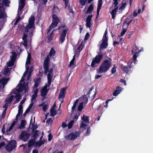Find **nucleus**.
Listing matches in <instances>:
<instances>
[{"instance_id": "f3484780", "label": "nucleus", "mask_w": 153, "mask_h": 153, "mask_svg": "<svg viewBox=\"0 0 153 153\" xmlns=\"http://www.w3.org/2000/svg\"><path fill=\"white\" fill-rule=\"evenodd\" d=\"M92 16V15H89L87 16L86 19V26L87 27L90 28L91 26V21Z\"/></svg>"}, {"instance_id": "13d9d810", "label": "nucleus", "mask_w": 153, "mask_h": 153, "mask_svg": "<svg viewBox=\"0 0 153 153\" xmlns=\"http://www.w3.org/2000/svg\"><path fill=\"white\" fill-rule=\"evenodd\" d=\"M108 33L107 29L105 31L103 37L102 38H107L108 36H107Z\"/></svg>"}, {"instance_id": "58836bf2", "label": "nucleus", "mask_w": 153, "mask_h": 153, "mask_svg": "<svg viewBox=\"0 0 153 153\" xmlns=\"http://www.w3.org/2000/svg\"><path fill=\"white\" fill-rule=\"evenodd\" d=\"M39 131L38 130H36L34 132L32 136V137L34 138V139L37 138V137L39 135Z\"/></svg>"}, {"instance_id": "473e14b6", "label": "nucleus", "mask_w": 153, "mask_h": 153, "mask_svg": "<svg viewBox=\"0 0 153 153\" xmlns=\"http://www.w3.org/2000/svg\"><path fill=\"white\" fill-rule=\"evenodd\" d=\"M56 53V51L53 49V48H52L49 52V56L50 57H51L52 56H54L55 55V53Z\"/></svg>"}, {"instance_id": "ea45409f", "label": "nucleus", "mask_w": 153, "mask_h": 153, "mask_svg": "<svg viewBox=\"0 0 153 153\" xmlns=\"http://www.w3.org/2000/svg\"><path fill=\"white\" fill-rule=\"evenodd\" d=\"M14 97V96L11 95L9 97L7 98L5 100V101L8 102L9 103H10L13 100V98Z\"/></svg>"}, {"instance_id": "7ed1b4c3", "label": "nucleus", "mask_w": 153, "mask_h": 153, "mask_svg": "<svg viewBox=\"0 0 153 153\" xmlns=\"http://www.w3.org/2000/svg\"><path fill=\"white\" fill-rule=\"evenodd\" d=\"M103 56V55L102 54L98 53V54L92 60L91 64V67L93 68L97 67V65L100 63Z\"/></svg>"}, {"instance_id": "f8f14e48", "label": "nucleus", "mask_w": 153, "mask_h": 153, "mask_svg": "<svg viewBox=\"0 0 153 153\" xmlns=\"http://www.w3.org/2000/svg\"><path fill=\"white\" fill-rule=\"evenodd\" d=\"M52 22L50 25L54 27L56 26L59 22V19L56 15L53 14L52 16Z\"/></svg>"}, {"instance_id": "5fc2aeb1", "label": "nucleus", "mask_w": 153, "mask_h": 153, "mask_svg": "<svg viewBox=\"0 0 153 153\" xmlns=\"http://www.w3.org/2000/svg\"><path fill=\"white\" fill-rule=\"evenodd\" d=\"M10 72V70L8 68H6L4 70V75H6Z\"/></svg>"}, {"instance_id": "9d476101", "label": "nucleus", "mask_w": 153, "mask_h": 153, "mask_svg": "<svg viewBox=\"0 0 153 153\" xmlns=\"http://www.w3.org/2000/svg\"><path fill=\"white\" fill-rule=\"evenodd\" d=\"M132 63V62H131L130 65L126 66L124 65L123 64H121L120 66L122 71L126 74L128 73L129 71H132V70H131L133 67V66L131 65Z\"/></svg>"}, {"instance_id": "393cba45", "label": "nucleus", "mask_w": 153, "mask_h": 153, "mask_svg": "<svg viewBox=\"0 0 153 153\" xmlns=\"http://www.w3.org/2000/svg\"><path fill=\"white\" fill-rule=\"evenodd\" d=\"M26 121L25 120H22L20 123V126H19L18 127L19 129H22L25 128V125L26 124Z\"/></svg>"}, {"instance_id": "cd10ccee", "label": "nucleus", "mask_w": 153, "mask_h": 153, "mask_svg": "<svg viewBox=\"0 0 153 153\" xmlns=\"http://www.w3.org/2000/svg\"><path fill=\"white\" fill-rule=\"evenodd\" d=\"M31 59V56L30 53H28L27 57V59L26 64L27 65H29L30 63V61Z\"/></svg>"}, {"instance_id": "338daca9", "label": "nucleus", "mask_w": 153, "mask_h": 153, "mask_svg": "<svg viewBox=\"0 0 153 153\" xmlns=\"http://www.w3.org/2000/svg\"><path fill=\"white\" fill-rule=\"evenodd\" d=\"M53 136L51 134H50L48 135V140L49 141H51L52 139Z\"/></svg>"}, {"instance_id": "4d7b16f0", "label": "nucleus", "mask_w": 153, "mask_h": 153, "mask_svg": "<svg viewBox=\"0 0 153 153\" xmlns=\"http://www.w3.org/2000/svg\"><path fill=\"white\" fill-rule=\"evenodd\" d=\"M91 131V128L89 126L87 128V131L86 132V135H89L90 134V132Z\"/></svg>"}, {"instance_id": "5701e85b", "label": "nucleus", "mask_w": 153, "mask_h": 153, "mask_svg": "<svg viewBox=\"0 0 153 153\" xmlns=\"http://www.w3.org/2000/svg\"><path fill=\"white\" fill-rule=\"evenodd\" d=\"M88 39H84V40H83L81 42V44L78 46L77 48V50L80 51V52L84 48V45L83 44V42H85V41H87Z\"/></svg>"}, {"instance_id": "f03ea898", "label": "nucleus", "mask_w": 153, "mask_h": 153, "mask_svg": "<svg viewBox=\"0 0 153 153\" xmlns=\"http://www.w3.org/2000/svg\"><path fill=\"white\" fill-rule=\"evenodd\" d=\"M10 2L9 0H2V3H0V19L4 20L6 18V13L4 5L9 6Z\"/></svg>"}, {"instance_id": "dca6fc26", "label": "nucleus", "mask_w": 153, "mask_h": 153, "mask_svg": "<svg viewBox=\"0 0 153 153\" xmlns=\"http://www.w3.org/2000/svg\"><path fill=\"white\" fill-rule=\"evenodd\" d=\"M66 87L62 88L61 89L60 93L59 95V99H63L65 97V95L66 93L65 91L66 90Z\"/></svg>"}, {"instance_id": "49530a36", "label": "nucleus", "mask_w": 153, "mask_h": 153, "mask_svg": "<svg viewBox=\"0 0 153 153\" xmlns=\"http://www.w3.org/2000/svg\"><path fill=\"white\" fill-rule=\"evenodd\" d=\"M86 1V0H79L80 4L82 6H84L85 5Z\"/></svg>"}, {"instance_id": "f704fd0d", "label": "nucleus", "mask_w": 153, "mask_h": 153, "mask_svg": "<svg viewBox=\"0 0 153 153\" xmlns=\"http://www.w3.org/2000/svg\"><path fill=\"white\" fill-rule=\"evenodd\" d=\"M53 68H51L50 70H49V71L48 72H49L48 74L47 75V76L48 77H53Z\"/></svg>"}, {"instance_id": "4be33fe9", "label": "nucleus", "mask_w": 153, "mask_h": 153, "mask_svg": "<svg viewBox=\"0 0 153 153\" xmlns=\"http://www.w3.org/2000/svg\"><path fill=\"white\" fill-rule=\"evenodd\" d=\"M25 88V86L22 85V83H19V85L18 88L16 89V91L18 92H22Z\"/></svg>"}, {"instance_id": "e2e57ef3", "label": "nucleus", "mask_w": 153, "mask_h": 153, "mask_svg": "<svg viewBox=\"0 0 153 153\" xmlns=\"http://www.w3.org/2000/svg\"><path fill=\"white\" fill-rule=\"evenodd\" d=\"M80 52V51H77L76 50V51L74 52V55H75V56L76 55H77L78 56H79V55Z\"/></svg>"}, {"instance_id": "7c9ffc66", "label": "nucleus", "mask_w": 153, "mask_h": 153, "mask_svg": "<svg viewBox=\"0 0 153 153\" xmlns=\"http://www.w3.org/2000/svg\"><path fill=\"white\" fill-rule=\"evenodd\" d=\"M51 115L52 116H54L56 115V110H55L53 108H51L50 110Z\"/></svg>"}, {"instance_id": "2f4dec72", "label": "nucleus", "mask_w": 153, "mask_h": 153, "mask_svg": "<svg viewBox=\"0 0 153 153\" xmlns=\"http://www.w3.org/2000/svg\"><path fill=\"white\" fill-rule=\"evenodd\" d=\"M44 143V140H43L42 141L39 140L35 143V145L36 146H38L39 147L42 144Z\"/></svg>"}, {"instance_id": "20e7f679", "label": "nucleus", "mask_w": 153, "mask_h": 153, "mask_svg": "<svg viewBox=\"0 0 153 153\" xmlns=\"http://www.w3.org/2000/svg\"><path fill=\"white\" fill-rule=\"evenodd\" d=\"M143 51V49H141L140 50H139L138 48L136 46L135 44L134 45L132 48V49L131 50L132 54L133 53L134 54L133 57V59L134 61V63L136 62L137 61V56L139 55V53L141 51Z\"/></svg>"}, {"instance_id": "423d86ee", "label": "nucleus", "mask_w": 153, "mask_h": 153, "mask_svg": "<svg viewBox=\"0 0 153 153\" xmlns=\"http://www.w3.org/2000/svg\"><path fill=\"white\" fill-rule=\"evenodd\" d=\"M79 136V133L77 131L72 132L68 135L65 136V138L66 140H73L76 139Z\"/></svg>"}, {"instance_id": "8fccbe9b", "label": "nucleus", "mask_w": 153, "mask_h": 153, "mask_svg": "<svg viewBox=\"0 0 153 153\" xmlns=\"http://www.w3.org/2000/svg\"><path fill=\"white\" fill-rule=\"evenodd\" d=\"M126 5V4L125 2L122 3L121 6L119 8V10H121L122 9H124Z\"/></svg>"}, {"instance_id": "6ab92c4d", "label": "nucleus", "mask_w": 153, "mask_h": 153, "mask_svg": "<svg viewBox=\"0 0 153 153\" xmlns=\"http://www.w3.org/2000/svg\"><path fill=\"white\" fill-rule=\"evenodd\" d=\"M122 88L119 87L117 86L116 88V89L114 91L113 93V95L114 96H117L120 92L122 91Z\"/></svg>"}, {"instance_id": "bb28decb", "label": "nucleus", "mask_w": 153, "mask_h": 153, "mask_svg": "<svg viewBox=\"0 0 153 153\" xmlns=\"http://www.w3.org/2000/svg\"><path fill=\"white\" fill-rule=\"evenodd\" d=\"M68 30V29H65L63 30L62 33L61 34V36L59 38H65Z\"/></svg>"}, {"instance_id": "37998d69", "label": "nucleus", "mask_w": 153, "mask_h": 153, "mask_svg": "<svg viewBox=\"0 0 153 153\" xmlns=\"http://www.w3.org/2000/svg\"><path fill=\"white\" fill-rule=\"evenodd\" d=\"M82 119L84 122H85L88 123H89L88 117L84 115Z\"/></svg>"}, {"instance_id": "ddd939ff", "label": "nucleus", "mask_w": 153, "mask_h": 153, "mask_svg": "<svg viewBox=\"0 0 153 153\" xmlns=\"http://www.w3.org/2000/svg\"><path fill=\"white\" fill-rule=\"evenodd\" d=\"M48 86L46 84L42 88L41 92V96L45 98L47 94L49 89L47 88Z\"/></svg>"}, {"instance_id": "f257e3e1", "label": "nucleus", "mask_w": 153, "mask_h": 153, "mask_svg": "<svg viewBox=\"0 0 153 153\" xmlns=\"http://www.w3.org/2000/svg\"><path fill=\"white\" fill-rule=\"evenodd\" d=\"M112 59L109 58L104 60L99 68L97 72L99 74L106 72L110 68L112 64Z\"/></svg>"}, {"instance_id": "aec40b11", "label": "nucleus", "mask_w": 153, "mask_h": 153, "mask_svg": "<svg viewBox=\"0 0 153 153\" xmlns=\"http://www.w3.org/2000/svg\"><path fill=\"white\" fill-rule=\"evenodd\" d=\"M23 113V107L21 105H19V107L18 113L16 116V118L18 119L19 117L20 114H22Z\"/></svg>"}, {"instance_id": "4c0bfd02", "label": "nucleus", "mask_w": 153, "mask_h": 153, "mask_svg": "<svg viewBox=\"0 0 153 153\" xmlns=\"http://www.w3.org/2000/svg\"><path fill=\"white\" fill-rule=\"evenodd\" d=\"M53 77H48L47 76V80H48V87H50V86L51 83V81Z\"/></svg>"}, {"instance_id": "c85d7f7f", "label": "nucleus", "mask_w": 153, "mask_h": 153, "mask_svg": "<svg viewBox=\"0 0 153 153\" xmlns=\"http://www.w3.org/2000/svg\"><path fill=\"white\" fill-rule=\"evenodd\" d=\"M94 10V7L93 5L91 4L88 7L87 11L86 12V13H91Z\"/></svg>"}, {"instance_id": "052dcab7", "label": "nucleus", "mask_w": 153, "mask_h": 153, "mask_svg": "<svg viewBox=\"0 0 153 153\" xmlns=\"http://www.w3.org/2000/svg\"><path fill=\"white\" fill-rule=\"evenodd\" d=\"M126 31V29L123 28V29L122 32L121 33L120 35L121 36H123L125 33Z\"/></svg>"}, {"instance_id": "c03bdc74", "label": "nucleus", "mask_w": 153, "mask_h": 153, "mask_svg": "<svg viewBox=\"0 0 153 153\" xmlns=\"http://www.w3.org/2000/svg\"><path fill=\"white\" fill-rule=\"evenodd\" d=\"M83 100L84 101L85 103L86 104L87 103L88 100V98L86 97L85 95H84L82 97Z\"/></svg>"}, {"instance_id": "72a5a7b5", "label": "nucleus", "mask_w": 153, "mask_h": 153, "mask_svg": "<svg viewBox=\"0 0 153 153\" xmlns=\"http://www.w3.org/2000/svg\"><path fill=\"white\" fill-rule=\"evenodd\" d=\"M36 142L35 139H32L29 141L28 142V146L30 147L32 146H34L35 143Z\"/></svg>"}, {"instance_id": "0e129e2a", "label": "nucleus", "mask_w": 153, "mask_h": 153, "mask_svg": "<svg viewBox=\"0 0 153 153\" xmlns=\"http://www.w3.org/2000/svg\"><path fill=\"white\" fill-rule=\"evenodd\" d=\"M74 122L73 121H71L68 125V128L70 129L71 128L72 126V123Z\"/></svg>"}, {"instance_id": "1a4fd4ad", "label": "nucleus", "mask_w": 153, "mask_h": 153, "mask_svg": "<svg viewBox=\"0 0 153 153\" xmlns=\"http://www.w3.org/2000/svg\"><path fill=\"white\" fill-rule=\"evenodd\" d=\"M30 136V134L29 133H27L26 131H22L19 135V139L25 142L28 140Z\"/></svg>"}, {"instance_id": "a211bd4d", "label": "nucleus", "mask_w": 153, "mask_h": 153, "mask_svg": "<svg viewBox=\"0 0 153 153\" xmlns=\"http://www.w3.org/2000/svg\"><path fill=\"white\" fill-rule=\"evenodd\" d=\"M54 27H51L50 26L47 32V37L48 38H52L53 37V30L52 31V29Z\"/></svg>"}, {"instance_id": "2eb2a0df", "label": "nucleus", "mask_w": 153, "mask_h": 153, "mask_svg": "<svg viewBox=\"0 0 153 153\" xmlns=\"http://www.w3.org/2000/svg\"><path fill=\"white\" fill-rule=\"evenodd\" d=\"M103 41L101 43L100 45V50L101 51L102 50L103 48H106L108 45V39H103Z\"/></svg>"}, {"instance_id": "c9c22d12", "label": "nucleus", "mask_w": 153, "mask_h": 153, "mask_svg": "<svg viewBox=\"0 0 153 153\" xmlns=\"http://www.w3.org/2000/svg\"><path fill=\"white\" fill-rule=\"evenodd\" d=\"M9 80L8 78H3L1 80V82L3 85H6Z\"/></svg>"}, {"instance_id": "3c124183", "label": "nucleus", "mask_w": 153, "mask_h": 153, "mask_svg": "<svg viewBox=\"0 0 153 153\" xmlns=\"http://www.w3.org/2000/svg\"><path fill=\"white\" fill-rule=\"evenodd\" d=\"M116 68L117 67L115 66V65H114L113 67L112 68L111 71V72L112 74H114L116 72Z\"/></svg>"}, {"instance_id": "a878e982", "label": "nucleus", "mask_w": 153, "mask_h": 153, "mask_svg": "<svg viewBox=\"0 0 153 153\" xmlns=\"http://www.w3.org/2000/svg\"><path fill=\"white\" fill-rule=\"evenodd\" d=\"M33 102H31L30 104L29 105V106L26 110L25 112L23 114V115L25 116H26V114H27L30 110L32 106H33Z\"/></svg>"}, {"instance_id": "6e6d98bb", "label": "nucleus", "mask_w": 153, "mask_h": 153, "mask_svg": "<svg viewBox=\"0 0 153 153\" xmlns=\"http://www.w3.org/2000/svg\"><path fill=\"white\" fill-rule=\"evenodd\" d=\"M24 41L23 45L25 47H27V39H22Z\"/></svg>"}, {"instance_id": "e433bc0d", "label": "nucleus", "mask_w": 153, "mask_h": 153, "mask_svg": "<svg viewBox=\"0 0 153 153\" xmlns=\"http://www.w3.org/2000/svg\"><path fill=\"white\" fill-rule=\"evenodd\" d=\"M15 61L10 59L7 63V64L9 67H10L13 65Z\"/></svg>"}, {"instance_id": "a19ab883", "label": "nucleus", "mask_w": 153, "mask_h": 153, "mask_svg": "<svg viewBox=\"0 0 153 153\" xmlns=\"http://www.w3.org/2000/svg\"><path fill=\"white\" fill-rule=\"evenodd\" d=\"M83 102H82L79 103L78 106V110L79 111H82V109L83 108Z\"/></svg>"}, {"instance_id": "09e8293b", "label": "nucleus", "mask_w": 153, "mask_h": 153, "mask_svg": "<svg viewBox=\"0 0 153 153\" xmlns=\"http://www.w3.org/2000/svg\"><path fill=\"white\" fill-rule=\"evenodd\" d=\"M6 109H5L3 111L2 116L1 117V119H3L5 117L6 113Z\"/></svg>"}, {"instance_id": "4468645a", "label": "nucleus", "mask_w": 153, "mask_h": 153, "mask_svg": "<svg viewBox=\"0 0 153 153\" xmlns=\"http://www.w3.org/2000/svg\"><path fill=\"white\" fill-rule=\"evenodd\" d=\"M102 0H99L98 1L97 9V14L95 20L96 19L97 20L98 19L100 11L102 5Z\"/></svg>"}, {"instance_id": "774afa93", "label": "nucleus", "mask_w": 153, "mask_h": 153, "mask_svg": "<svg viewBox=\"0 0 153 153\" xmlns=\"http://www.w3.org/2000/svg\"><path fill=\"white\" fill-rule=\"evenodd\" d=\"M114 7H116L117 6L118 4V0H114Z\"/></svg>"}, {"instance_id": "9b49d317", "label": "nucleus", "mask_w": 153, "mask_h": 153, "mask_svg": "<svg viewBox=\"0 0 153 153\" xmlns=\"http://www.w3.org/2000/svg\"><path fill=\"white\" fill-rule=\"evenodd\" d=\"M35 18L32 16L30 18L28 21V24L26 27V29L33 28L34 27Z\"/></svg>"}, {"instance_id": "603ef678", "label": "nucleus", "mask_w": 153, "mask_h": 153, "mask_svg": "<svg viewBox=\"0 0 153 153\" xmlns=\"http://www.w3.org/2000/svg\"><path fill=\"white\" fill-rule=\"evenodd\" d=\"M52 123V120L51 118H49L46 121L47 124H48L49 125L50 124H51Z\"/></svg>"}, {"instance_id": "412c9836", "label": "nucleus", "mask_w": 153, "mask_h": 153, "mask_svg": "<svg viewBox=\"0 0 153 153\" xmlns=\"http://www.w3.org/2000/svg\"><path fill=\"white\" fill-rule=\"evenodd\" d=\"M25 5V0H20V2L19 3L18 9L19 10H22L24 7Z\"/></svg>"}, {"instance_id": "a18cd8bd", "label": "nucleus", "mask_w": 153, "mask_h": 153, "mask_svg": "<svg viewBox=\"0 0 153 153\" xmlns=\"http://www.w3.org/2000/svg\"><path fill=\"white\" fill-rule=\"evenodd\" d=\"M78 100L77 99L76 100V101L74 102V105L71 108V109L72 111H74V109L76 107V105L77 104V103L78 102Z\"/></svg>"}, {"instance_id": "39448f33", "label": "nucleus", "mask_w": 153, "mask_h": 153, "mask_svg": "<svg viewBox=\"0 0 153 153\" xmlns=\"http://www.w3.org/2000/svg\"><path fill=\"white\" fill-rule=\"evenodd\" d=\"M17 147V142L15 140H11L5 146V149L7 152H10L12 151Z\"/></svg>"}, {"instance_id": "b1692460", "label": "nucleus", "mask_w": 153, "mask_h": 153, "mask_svg": "<svg viewBox=\"0 0 153 153\" xmlns=\"http://www.w3.org/2000/svg\"><path fill=\"white\" fill-rule=\"evenodd\" d=\"M11 53H12V55L10 57V59L11 60L15 61L17 58V54L14 51L12 52Z\"/></svg>"}, {"instance_id": "680f3d73", "label": "nucleus", "mask_w": 153, "mask_h": 153, "mask_svg": "<svg viewBox=\"0 0 153 153\" xmlns=\"http://www.w3.org/2000/svg\"><path fill=\"white\" fill-rule=\"evenodd\" d=\"M37 95H33V94L32 95V98H31V102H32V101H33L34 100H35L36 99V98L37 97Z\"/></svg>"}, {"instance_id": "0eeeda50", "label": "nucleus", "mask_w": 153, "mask_h": 153, "mask_svg": "<svg viewBox=\"0 0 153 153\" xmlns=\"http://www.w3.org/2000/svg\"><path fill=\"white\" fill-rule=\"evenodd\" d=\"M32 29H26V27H25V32L22 38H27V37L31 38L32 37L33 34V31Z\"/></svg>"}, {"instance_id": "6e6552de", "label": "nucleus", "mask_w": 153, "mask_h": 153, "mask_svg": "<svg viewBox=\"0 0 153 153\" xmlns=\"http://www.w3.org/2000/svg\"><path fill=\"white\" fill-rule=\"evenodd\" d=\"M49 61V56L48 55L45 59L43 63V67L44 69V74H46L49 71V68L50 66Z\"/></svg>"}, {"instance_id": "de8ad7c7", "label": "nucleus", "mask_w": 153, "mask_h": 153, "mask_svg": "<svg viewBox=\"0 0 153 153\" xmlns=\"http://www.w3.org/2000/svg\"><path fill=\"white\" fill-rule=\"evenodd\" d=\"M18 119L16 118V119H15V120H14V121L13 122V123H12V124L11 125V126H12L13 127L15 125V124L16 123H17L18 122Z\"/></svg>"}, {"instance_id": "bf43d9fd", "label": "nucleus", "mask_w": 153, "mask_h": 153, "mask_svg": "<svg viewBox=\"0 0 153 153\" xmlns=\"http://www.w3.org/2000/svg\"><path fill=\"white\" fill-rule=\"evenodd\" d=\"M87 126V125L84 124L82 122V124L81 125L80 127L81 128L85 129H86V126Z\"/></svg>"}, {"instance_id": "69168bd1", "label": "nucleus", "mask_w": 153, "mask_h": 153, "mask_svg": "<svg viewBox=\"0 0 153 153\" xmlns=\"http://www.w3.org/2000/svg\"><path fill=\"white\" fill-rule=\"evenodd\" d=\"M48 108L47 105H45L42 107V109L44 111H45Z\"/></svg>"}, {"instance_id": "864d4df0", "label": "nucleus", "mask_w": 153, "mask_h": 153, "mask_svg": "<svg viewBox=\"0 0 153 153\" xmlns=\"http://www.w3.org/2000/svg\"><path fill=\"white\" fill-rule=\"evenodd\" d=\"M22 12L23 10H19V9H18V10L17 11V16H19L20 17L22 14Z\"/></svg>"}, {"instance_id": "c756f323", "label": "nucleus", "mask_w": 153, "mask_h": 153, "mask_svg": "<svg viewBox=\"0 0 153 153\" xmlns=\"http://www.w3.org/2000/svg\"><path fill=\"white\" fill-rule=\"evenodd\" d=\"M13 94H16V95L14 96V97L16 98V101H17L19 102L20 101L21 97V96L20 94H17L15 92H14Z\"/></svg>"}, {"instance_id": "79ce46f5", "label": "nucleus", "mask_w": 153, "mask_h": 153, "mask_svg": "<svg viewBox=\"0 0 153 153\" xmlns=\"http://www.w3.org/2000/svg\"><path fill=\"white\" fill-rule=\"evenodd\" d=\"M75 60V55H74L72 59L71 60L70 62V64L69 65V67H71L72 65H74V62Z\"/></svg>"}]
</instances>
